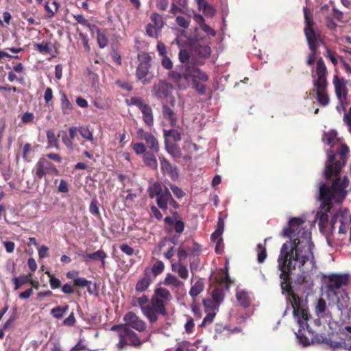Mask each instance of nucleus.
I'll use <instances>...</instances> for the list:
<instances>
[{"label": "nucleus", "mask_w": 351, "mask_h": 351, "mask_svg": "<svg viewBox=\"0 0 351 351\" xmlns=\"http://www.w3.org/2000/svg\"><path fill=\"white\" fill-rule=\"evenodd\" d=\"M305 221L301 217H292L287 227L280 232L283 237L290 241L283 243L278 257V268L280 271L281 289L287 293V300L289 302L293 315L298 320L300 328L296 332L297 338L304 346L311 343L307 334L313 336V330L307 322L311 316L306 302L293 291L291 276L297 267H302L307 261L313 262L312 252L313 244L311 241V232L303 227Z\"/></svg>", "instance_id": "f257e3e1"}, {"label": "nucleus", "mask_w": 351, "mask_h": 351, "mask_svg": "<svg viewBox=\"0 0 351 351\" xmlns=\"http://www.w3.org/2000/svg\"><path fill=\"white\" fill-rule=\"evenodd\" d=\"M349 152V147L346 144H341L337 148V155L339 156L338 160H336V154L334 151L330 150L328 153V160L326 162L324 171L325 178L326 180H330L332 176H334L335 179L330 186L324 183L320 187L325 186L335 202H341L347 194L346 188L348 186L349 179L345 176L341 180L339 175L343 167L346 164Z\"/></svg>", "instance_id": "f03ea898"}, {"label": "nucleus", "mask_w": 351, "mask_h": 351, "mask_svg": "<svg viewBox=\"0 0 351 351\" xmlns=\"http://www.w3.org/2000/svg\"><path fill=\"white\" fill-rule=\"evenodd\" d=\"M171 298L169 291L166 288H156L149 303L143 308V315L151 323L155 322L158 319V315L166 316L167 315L166 304Z\"/></svg>", "instance_id": "7ed1b4c3"}, {"label": "nucleus", "mask_w": 351, "mask_h": 351, "mask_svg": "<svg viewBox=\"0 0 351 351\" xmlns=\"http://www.w3.org/2000/svg\"><path fill=\"white\" fill-rule=\"evenodd\" d=\"M171 77L180 89L186 88L193 78L198 77L201 82H206L208 75L195 66H180L175 71L171 72Z\"/></svg>", "instance_id": "20e7f679"}, {"label": "nucleus", "mask_w": 351, "mask_h": 351, "mask_svg": "<svg viewBox=\"0 0 351 351\" xmlns=\"http://www.w3.org/2000/svg\"><path fill=\"white\" fill-rule=\"evenodd\" d=\"M326 73L327 70L324 60L320 58L317 62L315 70H312V77L317 90V101L322 106H326L329 102L328 96L325 93L327 85Z\"/></svg>", "instance_id": "39448f33"}, {"label": "nucleus", "mask_w": 351, "mask_h": 351, "mask_svg": "<svg viewBox=\"0 0 351 351\" xmlns=\"http://www.w3.org/2000/svg\"><path fill=\"white\" fill-rule=\"evenodd\" d=\"M303 10L306 23L304 33L309 49L311 51L307 59V64L312 65L315 62L316 50L319 47L322 40L319 36L317 35L312 28L313 17L311 14L308 12L306 8H304Z\"/></svg>", "instance_id": "423d86ee"}, {"label": "nucleus", "mask_w": 351, "mask_h": 351, "mask_svg": "<svg viewBox=\"0 0 351 351\" xmlns=\"http://www.w3.org/2000/svg\"><path fill=\"white\" fill-rule=\"evenodd\" d=\"M328 190L324 186L319 188V199L322 202L319 210L315 215V219L318 221V225L320 230L324 231L328 226V212L332 208V201L333 198L330 197Z\"/></svg>", "instance_id": "0eeeda50"}, {"label": "nucleus", "mask_w": 351, "mask_h": 351, "mask_svg": "<svg viewBox=\"0 0 351 351\" xmlns=\"http://www.w3.org/2000/svg\"><path fill=\"white\" fill-rule=\"evenodd\" d=\"M149 197L152 199L156 197V205L162 210H166L168 204L172 197L169 189L167 186H162L161 183L154 182L147 189Z\"/></svg>", "instance_id": "6e6552de"}, {"label": "nucleus", "mask_w": 351, "mask_h": 351, "mask_svg": "<svg viewBox=\"0 0 351 351\" xmlns=\"http://www.w3.org/2000/svg\"><path fill=\"white\" fill-rule=\"evenodd\" d=\"M32 173L35 181H39L47 174L59 176V171L56 167L49 161L46 158H40L36 163Z\"/></svg>", "instance_id": "1a4fd4ad"}, {"label": "nucleus", "mask_w": 351, "mask_h": 351, "mask_svg": "<svg viewBox=\"0 0 351 351\" xmlns=\"http://www.w3.org/2000/svg\"><path fill=\"white\" fill-rule=\"evenodd\" d=\"M139 64L137 66L136 75L138 80L143 84H147L150 82V78L147 77L150 68L151 57L147 53L138 55Z\"/></svg>", "instance_id": "9d476101"}, {"label": "nucleus", "mask_w": 351, "mask_h": 351, "mask_svg": "<svg viewBox=\"0 0 351 351\" xmlns=\"http://www.w3.org/2000/svg\"><path fill=\"white\" fill-rule=\"evenodd\" d=\"M142 343L138 335L128 327L119 335V341L117 346L119 350H123L126 346L139 347Z\"/></svg>", "instance_id": "9b49d317"}, {"label": "nucleus", "mask_w": 351, "mask_h": 351, "mask_svg": "<svg viewBox=\"0 0 351 351\" xmlns=\"http://www.w3.org/2000/svg\"><path fill=\"white\" fill-rule=\"evenodd\" d=\"M335 93L339 100V105L337 106V110H346L347 108V90L346 82L343 79L339 78L337 76L334 77L333 80Z\"/></svg>", "instance_id": "f8f14e48"}, {"label": "nucleus", "mask_w": 351, "mask_h": 351, "mask_svg": "<svg viewBox=\"0 0 351 351\" xmlns=\"http://www.w3.org/2000/svg\"><path fill=\"white\" fill-rule=\"evenodd\" d=\"M172 86L165 82H159L153 87L154 95L160 98L166 100L167 103H169L170 106L173 107L175 99L171 96Z\"/></svg>", "instance_id": "ddd939ff"}, {"label": "nucleus", "mask_w": 351, "mask_h": 351, "mask_svg": "<svg viewBox=\"0 0 351 351\" xmlns=\"http://www.w3.org/2000/svg\"><path fill=\"white\" fill-rule=\"evenodd\" d=\"M150 19L151 23L146 26V33L149 37L158 38L161 29L164 26L163 18L158 13H153Z\"/></svg>", "instance_id": "4468645a"}, {"label": "nucleus", "mask_w": 351, "mask_h": 351, "mask_svg": "<svg viewBox=\"0 0 351 351\" xmlns=\"http://www.w3.org/2000/svg\"><path fill=\"white\" fill-rule=\"evenodd\" d=\"M328 278L327 289L328 291L333 293L335 295L337 289H339L342 286L347 285L349 282L348 274H330Z\"/></svg>", "instance_id": "2eb2a0df"}, {"label": "nucleus", "mask_w": 351, "mask_h": 351, "mask_svg": "<svg viewBox=\"0 0 351 351\" xmlns=\"http://www.w3.org/2000/svg\"><path fill=\"white\" fill-rule=\"evenodd\" d=\"M123 320L125 321V325L127 327L130 326L139 332H143L146 329L145 322L134 312H128L124 315Z\"/></svg>", "instance_id": "dca6fc26"}, {"label": "nucleus", "mask_w": 351, "mask_h": 351, "mask_svg": "<svg viewBox=\"0 0 351 351\" xmlns=\"http://www.w3.org/2000/svg\"><path fill=\"white\" fill-rule=\"evenodd\" d=\"M137 136L139 139L144 140L145 141L146 145L152 152H159V143L157 141V138H155L152 134L145 132L143 129L140 128L137 131Z\"/></svg>", "instance_id": "f3484780"}, {"label": "nucleus", "mask_w": 351, "mask_h": 351, "mask_svg": "<svg viewBox=\"0 0 351 351\" xmlns=\"http://www.w3.org/2000/svg\"><path fill=\"white\" fill-rule=\"evenodd\" d=\"M194 54L198 58L196 60V64H203L204 61L202 59L208 58L211 53V49L208 45H202L197 42L193 46Z\"/></svg>", "instance_id": "a211bd4d"}, {"label": "nucleus", "mask_w": 351, "mask_h": 351, "mask_svg": "<svg viewBox=\"0 0 351 351\" xmlns=\"http://www.w3.org/2000/svg\"><path fill=\"white\" fill-rule=\"evenodd\" d=\"M159 160L160 162L161 171L164 175H167L173 180H176L179 178V173L177 167L171 164V162L164 156H160Z\"/></svg>", "instance_id": "6ab92c4d"}, {"label": "nucleus", "mask_w": 351, "mask_h": 351, "mask_svg": "<svg viewBox=\"0 0 351 351\" xmlns=\"http://www.w3.org/2000/svg\"><path fill=\"white\" fill-rule=\"evenodd\" d=\"M172 217L167 216L165 218L164 221L166 224L173 226L174 230L181 234L184 230L185 224L181 219L180 215L176 210H171Z\"/></svg>", "instance_id": "aec40b11"}, {"label": "nucleus", "mask_w": 351, "mask_h": 351, "mask_svg": "<svg viewBox=\"0 0 351 351\" xmlns=\"http://www.w3.org/2000/svg\"><path fill=\"white\" fill-rule=\"evenodd\" d=\"M152 282L151 271L149 268L144 271L143 276L137 282L136 285V291L137 292H143L147 290Z\"/></svg>", "instance_id": "412c9836"}, {"label": "nucleus", "mask_w": 351, "mask_h": 351, "mask_svg": "<svg viewBox=\"0 0 351 351\" xmlns=\"http://www.w3.org/2000/svg\"><path fill=\"white\" fill-rule=\"evenodd\" d=\"M77 254L79 256H84L85 258V261H88L90 260H99L103 267L106 265L105 258L107 257V254L102 250H99L96 252H93L92 254H85L82 251L80 252H77Z\"/></svg>", "instance_id": "4be33fe9"}, {"label": "nucleus", "mask_w": 351, "mask_h": 351, "mask_svg": "<svg viewBox=\"0 0 351 351\" xmlns=\"http://www.w3.org/2000/svg\"><path fill=\"white\" fill-rule=\"evenodd\" d=\"M224 231V219L219 217L215 230L211 234L210 240L213 242L219 241V243L222 242L221 234Z\"/></svg>", "instance_id": "5701e85b"}, {"label": "nucleus", "mask_w": 351, "mask_h": 351, "mask_svg": "<svg viewBox=\"0 0 351 351\" xmlns=\"http://www.w3.org/2000/svg\"><path fill=\"white\" fill-rule=\"evenodd\" d=\"M165 142H172L176 143L182 140V134L180 132L175 129H169L163 130Z\"/></svg>", "instance_id": "b1692460"}, {"label": "nucleus", "mask_w": 351, "mask_h": 351, "mask_svg": "<svg viewBox=\"0 0 351 351\" xmlns=\"http://www.w3.org/2000/svg\"><path fill=\"white\" fill-rule=\"evenodd\" d=\"M322 141L326 145H330V149L328 151L332 150L335 144L338 143V138L337 137V132L335 130H331L327 132H324L322 136ZM328 152H327L328 154Z\"/></svg>", "instance_id": "393cba45"}, {"label": "nucleus", "mask_w": 351, "mask_h": 351, "mask_svg": "<svg viewBox=\"0 0 351 351\" xmlns=\"http://www.w3.org/2000/svg\"><path fill=\"white\" fill-rule=\"evenodd\" d=\"M165 147L166 151L175 158H180L182 157V154L180 147L178 144L173 142H165Z\"/></svg>", "instance_id": "a878e982"}, {"label": "nucleus", "mask_w": 351, "mask_h": 351, "mask_svg": "<svg viewBox=\"0 0 351 351\" xmlns=\"http://www.w3.org/2000/svg\"><path fill=\"white\" fill-rule=\"evenodd\" d=\"M154 152L147 151L143 155V161L146 167L152 169H157V158L154 154Z\"/></svg>", "instance_id": "bb28decb"}, {"label": "nucleus", "mask_w": 351, "mask_h": 351, "mask_svg": "<svg viewBox=\"0 0 351 351\" xmlns=\"http://www.w3.org/2000/svg\"><path fill=\"white\" fill-rule=\"evenodd\" d=\"M173 271L178 274V276L182 279H186L189 277V271L186 265L182 263L178 262L171 265Z\"/></svg>", "instance_id": "cd10ccee"}, {"label": "nucleus", "mask_w": 351, "mask_h": 351, "mask_svg": "<svg viewBox=\"0 0 351 351\" xmlns=\"http://www.w3.org/2000/svg\"><path fill=\"white\" fill-rule=\"evenodd\" d=\"M164 285L173 288H180L184 285V283L177 276L167 274L164 280Z\"/></svg>", "instance_id": "c85d7f7f"}, {"label": "nucleus", "mask_w": 351, "mask_h": 351, "mask_svg": "<svg viewBox=\"0 0 351 351\" xmlns=\"http://www.w3.org/2000/svg\"><path fill=\"white\" fill-rule=\"evenodd\" d=\"M69 309V306L68 304H64V306H56L51 310L50 314L53 318L60 320V319L63 318L64 315L68 312Z\"/></svg>", "instance_id": "c756f323"}, {"label": "nucleus", "mask_w": 351, "mask_h": 351, "mask_svg": "<svg viewBox=\"0 0 351 351\" xmlns=\"http://www.w3.org/2000/svg\"><path fill=\"white\" fill-rule=\"evenodd\" d=\"M178 58L183 64L182 66H197L198 64H196V61L193 62L192 59H191L190 55L189 52L184 49H180L178 54Z\"/></svg>", "instance_id": "7c9ffc66"}, {"label": "nucleus", "mask_w": 351, "mask_h": 351, "mask_svg": "<svg viewBox=\"0 0 351 351\" xmlns=\"http://www.w3.org/2000/svg\"><path fill=\"white\" fill-rule=\"evenodd\" d=\"M236 298L239 304L245 308L249 306L251 304L252 300L249 293L243 290L237 291Z\"/></svg>", "instance_id": "2f4dec72"}, {"label": "nucleus", "mask_w": 351, "mask_h": 351, "mask_svg": "<svg viewBox=\"0 0 351 351\" xmlns=\"http://www.w3.org/2000/svg\"><path fill=\"white\" fill-rule=\"evenodd\" d=\"M32 274H23L18 277H14L12 282L14 285V290H18L22 286L27 284L30 281Z\"/></svg>", "instance_id": "473e14b6"}, {"label": "nucleus", "mask_w": 351, "mask_h": 351, "mask_svg": "<svg viewBox=\"0 0 351 351\" xmlns=\"http://www.w3.org/2000/svg\"><path fill=\"white\" fill-rule=\"evenodd\" d=\"M127 104L130 106H136L139 110H149L148 106L144 102V101L138 97H133L126 99Z\"/></svg>", "instance_id": "72a5a7b5"}, {"label": "nucleus", "mask_w": 351, "mask_h": 351, "mask_svg": "<svg viewBox=\"0 0 351 351\" xmlns=\"http://www.w3.org/2000/svg\"><path fill=\"white\" fill-rule=\"evenodd\" d=\"M216 281L219 287H224L226 289H229L230 286L232 284V280L228 272L222 274L217 278Z\"/></svg>", "instance_id": "f704fd0d"}, {"label": "nucleus", "mask_w": 351, "mask_h": 351, "mask_svg": "<svg viewBox=\"0 0 351 351\" xmlns=\"http://www.w3.org/2000/svg\"><path fill=\"white\" fill-rule=\"evenodd\" d=\"M197 3L199 8L202 10L205 14L210 16L215 14V10L206 0H197Z\"/></svg>", "instance_id": "c9c22d12"}, {"label": "nucleus", "mask_w": 351, "mask_h": 351, "mask_svg": "<svg viewBox=\"0 0 351 351\" xmlns=\"http://www.w3.org/2000/svg\"><path fill=\"white\" fill-rule=\"evenodd\" d=\"M79 133L84 139L90 142L91 143H94L95 139L93 133L87 126H80Z\"/></svg>", "instance_id": "e433bc0d"}, {"label": "nucleus", "mask_w": 351, "mask_h": 351, "mask_svg": "<svg viewBox=\"0 0 351 351\" xmlns=\"http://www.w3.org/2000/svg\"><path fill=\"white\" fill-rule=\"evenodd\" d=\"M204 289V284L203 282L200 280H197L195 282V284L191 287L189 291V295L193 298H195L197 295H198L201 292H202Z\"/></svg>", "instance_id": "4c0bfd02"}, {"label": "nucleus", "mask_w": 351, "mask_h": 351, "mask_svg": "<svg viewBox=\"0 0 351 351\" xmlns=\"http://www.w3.org/2000/svg\"><path fill=\"white\" fill-rule=\"evenodd\" d=\"M182 149L188 153V154L186 156H184L183 158H190V154L197 151V146L195 143H193L191 140H186L184 142Z\"/></svg>", "instance_id": "58836bf2"}, {"label": "nucleus", "mask_w": 351, "mask_h": 351, "mask_svg": "<svg viewBox=\"0 0 351 351\" xmlns=\"http://www.w3.org/2000/svg\"><path fill=\"white\" fill-rule=\"evenodd\" d=\"M47 137L48 141V147L59 149L58 139L53 130H49L47 131Z\"/></svg>", "instance_id": "ea45409f"}, {"label": "nucleus", "mask_w": 351, "mask_h": 351, "mask_svg": "<svg viewBox=\"0 0 351 351\" xmlns=\"http://www.w3.org/2000/svg\"><path fill=\"white\" fill-rule=\"evenodd\" d=\"M165 269V265L162 261H156L152 265L150 270L151 275L153 274L154 278L160 275Z\"/></svg>", "instance_id": "a19ab883"}, {"label": "nucleus", "mask_w": 351, "mask_h": 351, "mask_svg": "<svg viewBox=\"0 0 351 351\" xmlns=\"http://www.w3.org/2000/svg\"><path fill=\"white\" fill-rule=\"evenodd\" d=\"M203 303L205 307L206 312L218 311L219 304H218L217 302H215V300H213L211 298L204 300Z\"/></svg>", "instance_id": "79ce46f5"}, {"label": "nucleus", "mask_w": 351, "mask_h": 351, "mask_svg": "<svg viewBox=\"0 0 351 351\" xmlns=\"http://www.w3.org/2000/svg\"><path fill=\"white\" fill-rule=\"evenodd\" d=\"M163 117L170 123L171 126H178V116L174 111H163Z\"/></svg>", "instance_id": "37998d69"}, {"label": "nucleus", "mask_w": 351, "mask_h": 351, "mask_svg": "<svg viewBox=\"0 0 351 351\" xmlns=\"http://www.w3.org/2000/svg\"><path fill=\"white\" fill-rule=\"evenodd\" d=\"M256 252L258 262L259 263H263L267 257V252L266 248L265 247V243H258L256 246Z\"/></svg>", "instance_id": "c03bdc74"}, {"label": "nucleus", "mask_w": 351, "mask_h": 351, "mask_svg": "<svg viewBox=\"0 0 351 351\" xmlns=\"http://www.w3.org/2000/svg\"><path fill=\"white\" fill-rule=\"evenodd\" d=\"M149 298L146 295L141 296L140 298H134L132 300L131 304L133 306H139L143 313V308L146 307V304L148 302Z\"/></svg>", "instance_id": "a18cd8bd"}, {"label": "nucleus", "mask_w": 351, "mask_h": 351, "mask_svg": "<svg viewBox=\"0 0 351 351\" xmlns=\"http://www.w3.org/2000/svg\"><path fill=\"white\" fill-rule=\"evenodd\" d=\"M61 137L62 143L70 149H73V141L71 138L70 136L68 135L64 131H62L59 134L58 137Z\"/></svg>", "instance_id": "49530a36"}, {"label": "nucleus", "mask_w": 351, "mask_h": 351, "mask_svg": "<svg viewBox=\"0 0 351 351\" xmlns=\"http://www.w3.org/2000/svg\"><path fill=\"white\" fill-rule=\"evenodd\" d=\"M326 303L323 298H320L315 304V313L318 316H322L326 311Z\"/></svg>", "instance_id": "de8ad7c7"}, {"label": "nucleus", "mask_w": 351, "mask_h": 351, "mask_svg": "<svg viewBox=\"0 0 351 351\" xmlns=\"http://www.w3.org/2000/svg\"><path fill=\"white\" fill-rule=\"evenodd\" d=\"M213 300L220 304L221 302L224 299V292L221 288H216L213 291L212 298Z\"/></svg>", "instance_id": "09e8293b"}, {"label": "nucleus", "mask_w": 351, "mask_h": 351, "mask_svg": "<svg viewBox=\"0 0 351 351\" xmlns=\"http://www.w3.org/2000/svg\"><path fill=\"white\" fill-rule=\"evenodd\" d=\"M343 295L344 296L342 298V300H340V298H337V302H336V304H337V308L341 311L347 308L348 302L349 300L348 293L343 292Z\"/></svg>", "instance_id": "8fccbe9b"}, {"label": "nucleus", "mask_w": 351, "mask_h": 351, "mask_svg": "<svg viewBox=\"0 0 351 351\" xmlns=\"http://www.w3.org/2000/svg\"><path fill=\"white\" fill-rule=\"evenodd\" d=\"M46 274L49 276V284L52 289H56L61 287V281L60 279L53 276L49 271H47Z\"/></svg>", "instance_id": "3c124183"}, {"label": "nucleus", "mask_w": 351, "mask_h": 351, "mask_svg": "<svg viewBox=\"0 0 351 351\" xmlns=\"http://www.w3.org/2000/svg\"><path fill=\"white\" fill-rule=\"evenodd\" d=\"M97 40L99 47L101 49L106 47L108 44V39L106 34L101 32L97 34Z\"/></svg>", "instance_id": "603ef678"}, {"label": "nucleus", "mask_w": 351, "mask_h": 351, "mask_svg": "<svg viewBox=\"0 0 351 351\" xmlns=\"http://www.w3.org/2000/svg\"><path fill=\"white\" fill-rule=\"evenodd\" d=\"M198 77L193 78L192 86L193 88H195L200 95H204L205 93L206 88L204 84L202 82H198Z\"/></svg>", "instance_id": "864d4df0"}, {"label": "nucleus", "mask_w": 351, "mask_h": 351, "mask_svg": "<svg viewBox=\"0 0 351 351\" xmlns=\"http://www.w3.org/2000/svg\"><path fill=\"white\" fill-rule=\"evenodd\" d=\"M206 313V316L205 317V318H204L203 322H202V324H199V326L205 327L206 326L210 324L213 322L217 313V312L215 311H208Z\"/></svg>", "instance_id": "5fc2aeb1"}, {"label": "nucleus", "mask_w": 351, "mask_h": 351, "mask_svg": "<svg viewBox=\"0 0 351 351\" xmlns=\"http://www.w3.org/2000/svg\"><path fill=\"white\" fill-rule=\"evenodd\" d=\"M169 186L176 198L181 199L185 196L186 193L182 188H178L172 184H169Z\"/></svg>", "instance_id": "6e6d98bb"}, {"label": "nucleus", "mask_w": 351, "mask_h": 351, "mask_svg": "<svg viewBox=\"0 0 351 351\" xmlns=\"http://www.w3.org/2000/svg\"><path fill=\"white\" fill-rule=\"evenodd\" d=\"M92 282L86 280L85 278L79 277L74 280L73 285L78 287H85L90 285Z\"/></svg>", "instance_id": "4d7b16f0"}, {"label": "nucleus", "mask_w": 351, "mask_h": 351, "mask_svg": "<svg viewBox=\"0 0 351 351\" xmlns=\"http://www.w3.org/2000/svg\"><path fill=\"white\" fill-rule=\"evenodd\" d=\"M32 152V145L29 144V143L25 144L23 150V158L25 162H29L31 161V157L29 156V154Z\"/></svg>", "instance_id": "13d9d810"}, {"label": "nucleus", "mask_w": 351, "mask_h": 351, "mask_svg": "<svg viewBox=\"0 0 351 351\" xmlns=\"http://www.w3.org/2000/svg\"><path fill=\"white\" fill-rule=\"evenodd\" d=\"M132 146H133V150L137 154H144L146 151V146L143 143H134V144H132Z\"/></svg>", "instance_id": "bf43d9fd"}, {"label": "nucleus", "mask_w": 351, "mask_h": 351, "mask_svg": "<svg viewBox=\"0 0 351 351\" xmlns=\"http://www.w3.org/2000/svg\"><path fill=\"white\" fill-rule=\"evenodd\" d=\"M89 209H90V212L93 215H95L97 217L100 216V213H99V210L98 208V201L97 200V199H93L92 200Z\"/></svg>", "instance_id": "052dcab7"}, {"label": "nucleus", "mask_w": 351, "mask_h": 351, "mask_svg": "<svg viewBox=\"0 0 351 351\" xmlns=\"http://www.w3.org/2000/svg\"><path fill=\"white\" fill-rule=\"evenodd\" d=\"M76 322V319H75V314H74V312L72 311L69 316L67 317L66 318H64L63 320H62V325L64 326H73Z\"/></svg>", "instance_id": "680f3d73"}, {"label": "nucleus", "mask_w": 351, "mask_h": 351, "mask_svg": "<svg viewBox=\"0 0 351 351\" xmlns=\"http://www.w3.org/2000/svg\"><path fill=\"white\" fill-rule=\"evenodd\" d=\"M143 112V118L144 122L148 125L152 126L153 125V116L152 114V111H142Z\"/></svg>", "instance_id": "e2e57ef3"}, {"label": "nucleus", "mask_w": 351, "mask_h": 351, "mask_svg": "<svg viewBox=\"0 0 351 351\" xmlns=\"http://www.w3.org/2000/svg\"><path fill=\"white\" fill-rule=\"evenodd\" d=\"M176 21L177 24L183 28H187L189 26L190 19H186L182 16H178Z\"/></svg>", "instance_id": "0e129e2a"}, {"label": "nucleus", "mask_w": 351, "mask_h": 351, "mask_svg": "<svg viewBox=\"0 0 351 351\" xmlns=\"http://www.w3.org/2000/svg\"><path fill=\"white\" fill-rule=\"evenodd\" d=\"M194 321L193 318L189 316H187V322L185 323L184 328L186 333L190 334L193 331L194 328Z\"/></svg>", "instance_id": "69168bd1"}, {"label": "nucleus", "mask_w": 351, "mask_h": 351, "mask_svg": "<svg viewBox=\"0 0 351 351\" xmlns=\"http://www.w3.org/2000/svg\"><path fill=\"white\" fill-rule=\"evenodd\" d=\"M34 115L32 112L27 111L25 113L21 116V120L25 123H29L33 121Z\"/></svg>", "instance_id": "338daca9"}, {"label": "nucleus", "mask_w": 351, "mask_h": 351, "mask_svg": "<svg viewBox=\"0 0 351 351\" xmlns=\"http://www.w3.org/2000/svg\"><path fill=\"white\" fill-rule=\"evenodd\" d=\"M119 247L121 252L125 253L127 255L130 256L134 253V250L125 243L121 244Z\"/></svg>", "instance_id": "774afa93"}]
</instances>
